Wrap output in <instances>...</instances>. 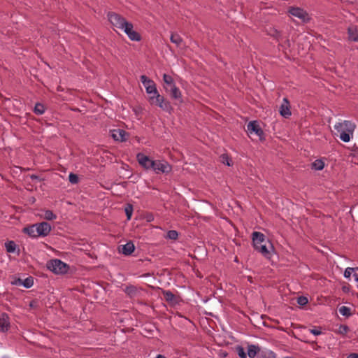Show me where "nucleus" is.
I'll return each instance as SVG.
<instances>
[{
  "label": "nucleus",
  "instance_id": "36",
  "mask_svg": "<svg viewBox=\"0 0 358 358\" xmlns=\"http://www.w3.org/2000/svg\"><path fill=\"white\" fill-rule=\"evenodd\" d=\"M236 352L240 358H247V354L245 353V350L242 346H238L236 348Z\"/></svg>",
  "mask_w": 358,
  "mask_h": 358
},
{
  "label": "nucleus",
  "instance_id": "33",
  "mask_svg": "<svg viewBox=\"0 0 358 358\" xmlns=\"http://www.w3.org/2000/svg\"><path fill=\"white\" fill-rule=\"evenodd\" d=\"M127 220H130L133 213V206L127 204L124 209Z\"/></svg>",
  "mask_w": 358,
  "mask_h": 358
},
{
  "label": "nucleus",
  "instance_id": "31",
  "mask_svg": "<svg viewBox=\"0 0 358 358\" xmlns=\"http://www.w3.org/2000/svg\"><path fill=\"white\" fill-rule=\"evenodd\" d=\"M43 217L47 220H53L57 217L56 215L50 210H46L45 211Z\"/></svg>",
  "mask_w": 358,
  "mask_h": 358
},
{
  "label": "nucleus",
  "instance_id": "11",
  "mask_svg": "<svg viewBox=\"0 0 358 358\" xmlns=\"http://www.w3.org/2000/svg\"><path fill=\"white\" fill-rule=\"evenodd\" d=\"M136 159L139 164L145 169H150L152 167L154 160H152L149 157L145 155L143 153H138Z\"/></svg>",
  "mask_w": 358,
  "mask_h": 358
},
{
  "label": "nucleus",
  "instance_id": "37",
  "mask_svg": "<svg viewBox=\"0 0 358 358\" xmlns=\"http://www.w3.org/2000/svg\"><path fill=\"white\" fill-rule=\"evenodd\" d=\"M261 358H275V355L272 351L262 352Z\"/></svg>",
  "mask_w": 358,
  "mask_h": 358
},
{
  "label": "nucleus",
  "instance_id": "39",
  "mask_svg": "<svg viewBox=\"0 0 358 358\" xmlns=\"http://www.w3.org/2000/svg\"><path fill=\"white\" fill-rule=\"evenodd\" d=\"M308 299L303 296H301L298 297V299H297V303L300 306H305L306 304L308 303Z\"/></svg>",
  "mask_w": 358,
  "mask_h": 358
},
{
  "label": "nucleus",
  "instance_id": "1",
  "mask_svg": "<svg viewBox=\"0 0 358 358\" xmlns=\"http://www.w3.org/2000/svg\"><path fill=\"white\" fill-rule=\"evenodd\" d=\"M355 127L351 122L347 120L342 123H337L334 126L335 129L340 134V138L345 143L350 141Z\"/></svg>",
  "mask_w": 358,
  "mask_h": 358
},
{
  "label": "nucleus",
  "instance_id": "32",
  "mask_svg": "<svg viewBox=\"0 0 358 358\" xmlns=\"http://www.w3.org/2000/svg\"><path fill=\"white\" fill-rule=\"evenodd\" d=\"M220 161L222 163H223L224 164H226L229 166H231V159L229 158V157L227 155V154H222L220 157Z\"/></svg>",
  "mask_w": 358,
  "mask_h": 358
},
{
  "label": "nucleus",
  "instance_id": "30",
  "mask_svg": "<svg viewBox=\"0 0 358 358\" xmlns=\"http://www.w3.org/2000/svg\"><path fill=\"white\" fill-rule=\"evenodd\" d=\"M339 313L347 317L352 315L350 308L344 306L339 308Z\"/></svg>",
  "mask_w": 358,
  "mask_h": 358
},
{
  "label": "nucleus",
  "instance_id": "29",
  "mask_svg": "<svg viewBox=\"0 0 358 358\" xmlns=\"http://www.w3.org/2000/svg\"><path fill=\"white\" fill-rule=\"evenodd\" d=\"M34 112L36 115H42V114H43L44 112H45V106H44V105L42 104V103H36L34 109Z\"/></svg>",
  "mask_w": 358,
  "mask_h": 358
},
{
  "label": "nucleus",
  "instance_id": "40",
  "mask_svg": "<svg viewBox=\"0 0 358 358\" xmlns=\"http://www.w3.org/2000/svg\"><path fill=\"white\" fill-rule=\"evenodd\" d=\"M350 331L349 327L347 325H341L339 327V333L345 335Z\"/></svg>",
  "mask_w": 358,
  "mask_h": 358
},
{
  "label": "nucleus",
  "instance_id": "9",
  "mask_svg": "<svg viewBox=\"0 0 358 358\" xmlns=\"http://www.w3.org/2000/svg\"><path fill=\"white\" fill-rule=\"evenodd\" d=\"M289 13L292 15L302 20L303 22H308L309 20L308 14L307 12L299 7H290L289 9Z\"/></svg>",
  "mask_w": 358,
  "mask_h": 358
},
{
  "label": "nucleus",
  "instance_id": "16",
  "mask_svg": "<svg viewBox=\"0 0 358 358\" xmlns=\"http://www.w3.org/2000/svg\"><path fill=\"white\" fill-rule=\"evenodd\" d=\"M164 87L165 90H178L174 84L173 78L171 76L164 73L163 76Z\"/></svg>",
  "mask_w": 358,
  "mask_h": 358
},
{
  "label": "nucleus",
  "instance_id": "28",
  "mask_svg": "<svg viewBox=\"0 0 358 358\" xmlns=\"http://www.w3.org/2000/svg\"><path fill=\"white\" fill-rule=\"evenodd\" d=\"M5 246L6 248V251L8 252L11 253V252H14L15 251L17 245L14 241H10L5 243Z\"/></svg>",
  "mask_w": 358,
  "mask_h": 358
},
{
  "label": "nucleus",
  "instance_id": "3",
  "mask_svg": "<svg viewBox=\"0 0 358 358\" xmlns=\"http://www.w3.org/2000/svg\"><path fill=\"white\" fill-rule=\"evenodd\" d=\"M47 268L55 274H64L68 272L69 266L62 260L55 259L48 262Z\"/></svg>",
  "mask_w": 358,
  "mask_h": 358
},
{
  "label": "nucleus",
  "instance_id": "25",
  "mask_svg": "<svg viewBox=\"0 0 358 358\" xmlns=\"http://www.w3.org/2000/svg\"><path fill=\"white\" fill-rule=\"evenodd\" d=\"M267 32L269 36L273 37L277 41H280L281 39V33L276 29L270 28L269 30L267 31Z\"/></svg>",
  "mask_w": 358,
  "mask_h": 358
},
{
  "label": "nucleus",
  "instance_id": "5",
  "mask_svg": "<svg viewBox=\"0 0 358 358\" xmlns=\"http://www.w3.org/2000/svg\"><path fill=\"white\" fill-rule=\"evenodd\" d=\"M247 131L250 134H255L260 141L264 140V132L257 121H251L247 125Z\"/></svg>",
  "mask_w": 358,
  "mask_h": 358
},
{
  "label": "nucleus",
  "instance_id": "41",
  "mask_svg": "<svg viewBox=\"0 0 358 358\" xmlns=\"http://www.w3.org/2000/svg\"><path fill=\"white\" fill-rule=\"evenodd\" d=\"M171 97L174 99H180L181 98L180 91H171Z\"/></svg>",
  "mask_w": 358,
  "mask_h": 358
},
{
  "label": "nucleus",
  "instance_id": "7",
  "mask_svg": "<svg viewBox=\"0 0 358 358\" xmlns=\"http://www.w3.org/2000/svg\"><path fill=\"white\" fill-rule=\"evenodd\" d=\"M252 240L255 248L259 247V245H264V243H268L272 248L271 243L268 240L266 239L264 234L261 232L254 231L252 234Z\"/></svg>",
  "mask_w": 358,
  "mask_h": 358
},
{
  "label": "nucleus",
  "instance_id": "20",
  "mask_svg": "<svg viewBox=\"0 0 358 358\" xmlns=\"http://www.w3.org/2000/svg\"><path fill=\"white\" fill-rule=\"evenodd\" d=\"M23 231L28 234L30 237H32V238H37L38 237V236L37 235V229H36V227L35 226V224H32L29 227H24L23 229Z\"/></svg>",
  "mask_w": 358,
  "mask_h": 358
},
{
  "label": "nucleus",
  "instance_id": "21",
  "mask_svg": "<svg viewBox=\"0 0 358 358\" xmlns=\"http://www.w3.org/2000/svg\"><path fill=\"white\" fill-rule=\"evenodd\" d=\"M14 284H15V285H17V284L22 285L26 288H30L31 287L33 286L34 278L31 276H29V277L27 278L24 280H22L20 278H19L17 280V282H15Z\"/></svg>",
  "mask_w": 358,
  "mask_h": 358
},
{
  "label": "nucleus",
  "instance_id": "47",
  "mask_svg": "<svg viewBox=\"0 0 358 358\" xmlns=\"http://www.w3.org/2000/svg\"><path fill=\"white\" fill-rule=\"evenodd\" d=\"M156 358H166L164 356L159 355Z\"/></svg>",
  "mask_w": 358,
  "mask_h": 358
},
{
  "label": "nucleus",
  "instance_id": "22",
  "mask_svg": "<svg viewBox=\"0 0 358 358\" xmlns=\"http://www.w3.org/2000/svg\"><path fill=\"white\" fill-rule=\"evenodd\" d=\"M267 244L268 243H264V245H259V247L255 248V249L262 254L264 257H269L271 254L268 250Z\"/></svg>",
  "mask_w": 358,
  "mask_h": 358
},
{
  "label": "nucleus",
  "instance_id": "12",
  "mask_svg": "<svg viewBox=\"0 0 358 358\" xmlns=\"http://www.w3.org/2000/svg\"><path fill=\"white\" fill-rule=\"evenodd\" d=\"M162 294L166 301L170 305L175 306L179 303L180 297L175 295L172 292L169 290H163Z\"/></svg>",
  "mask_w": 358,
  "mask_h": 358
},
{
  "label": "nucleus",
  "instance_id": "24",
  "mask_svg": "<svg viewBox=\"0 0 358 358\" xmlns=\"http://www.w3.org/2000/svg\"><path fill=\"white\" fill-rule=\"evenodd\" d=\"M170 40L173 43H175L177 47H179L182 42V38L176 33L171 34Z\"/></svg>",
  "mask_w": 358,
  "mask_h": 358
},
{
  "label": "nucleus",
  "instance_id": "38",
  "mask_svg": "<svg viewBox=\"0 0 358 358\" xmlns=\"http://www.w3.org/2000/svg\"><path fill=\"white\" fill-rule=\"evenodd\" d=\"M69 182L72 184H76L78 182V176L76 174L71 173L69 176Z\"/></svg>",
  "mask_w": 358,
  "mask_h": 358
},
{
  "label": "nucleus",
  "instance_id": "8",
  "mask_svg": "<svg viewBox=\"0 0 358 358\" xmlns=\"http://www.w3.org/2000/svg\"><path fill=\"white\" fill-rule=\"evenodd\" d=\"M133 24L129 22L122 29L128 36L130 40L134 41H140L141 40V34L138 32L133 30Z\"/></svg>",
  "mask_w": 358,
  "mask_h": 358
},
{
  "label": "nucleus",
  "instance_id": "15",
  "mask_svg": "<svg viewBox=\"0 0 358 358\" xmlns=\"http://www.w3.org/2000/svg\"><path fill=\"white\" fill-rule=\"evenodd\" d=\"M279 112H280V114L285 118H287L291 115L292 113L290 110V104H289V102L287 98L283 99V102L282 103V104L280 107Z\"/></svg>",
  "mask_w": 358,
  "mask_h": 358
},
{
  "label": "nucleus",
  "instance_id": "2",
  "mask_svg": "<svg viewBox=\"0 0 358 358\" xmlns=\"http://www.w3.org/2000/svg\"><path fill=\"white\" fill-rule=\"evenodd\" d=\"M146 92L150 104L157 106L165 111H170L171 110L169 102L166 101L164 97L159 94V91H146Z\"/></svg>",
  "mask_w": 358,
  "mask_h": 358
},
{
  "label": "nucleus",
  "instance_id": "43",
  "mask_svg": "<svg viewBox=\"0 0 358 358\" xmlns=\"http://www.w3.org/2000/svg\"><path fill=\"white\" fill-rule=\"evenodd\" d=\"M347 358H358L357 353H350L348 355Z\"/></svg>",
  "mask_w": 358,
  "mask_h": 358
},
{
  "label": "nucleus",
  "instance_id": "19",
  "mask_svg": "<svg viewBox=\"0 0 358 358\" xmlns=\"http://www.w3.org/2000/svg\"><path fill=\"white\" fill-rule=\"evenodd\" d=\"M260 352V348L255 345H249L247 355L250 358H254Z\"/></svg>",
  "mask_w": 358,
  "mask_h": 358
},
{
  "label": "nucleus",
  "instance_id": "35",
  "mask_svg": "<svg viewBox=\"0 0 358 358\" xmlns=\"http://www.w3.org/2000/svg\"><path fill=\"white\" fill-rule=\"evenodd\" d=\"M178 236V233L176 230H169L167 232L166 238L171 240H176Z\"/></svg>",
  "mask_w": 358,
  "mask_h": 358
},
{
  "label": "nucleus",
  "instance_id": "42",
  "mask_svg": "<svg viewBox=\"0 0 358 358\" xmlns=\"http://www.w3.org/2000/svg\"><path fill=\"white\" fill-rule=\"evenodd\" d=\"M310 333H312L315 336H318L322 334L321 331L319 329L314 328L312 329H310Z\"/></svg>",
  "mask_w": 358,
  "mask_h": 358
},
{
  "label": "nucleus",
  "instance_id": "46",
  "mask_svg": "<svg viewBox=\"0 0 358 358\" xmlns=\"http://www.w3.org/2000/svg\"><path fill=\"white\" fill-rule=\"evenodd\" d=\"M30 178H31V180H38V179H39V177H38V176H36V175H31V176H30Z\"/></svg>",
  "mask_w": 358,
  "mask_h": 358
},
{
  "label": "nucleus",
  "instance_id": "17",
  "mask_svg": "<svg viewBox=\"0 0 358 358\" xmlns=\"http://www.w3.org/2000/svg\"><path fill=\"white\" fill-rule=\"evenodd\" d=\"M141 81L145 90H157L155 82L145 75L141 76Z\"/></svg>",
  "mask_w": 358,
  "mask_h": 358
},
{
  "label": "nucleus",
  "instance_id": "4",
  "mask_svg": "<svg viewBox=\"0 0 358 358\" xmlns=\"http://www.w3.org/2000/svg\"><path fill=\"white\" fill-rule=\"evenodd\" d=\"M108 18L109 22L112 24L113 27H115L120 29H122L129 22L122 15L113 12H109L108 13Z\"/></svg>",
  "mask_w": 358,
  "mask_h": 358
},
{
  "label": "nucleus",
  "instance_id": "44",
  "mask_svg": "<svg viewBox=\"0 0 358 358\" xmlns=\"http://www.w3.org/2000/svg\"><path fill=\"white\" fill-rule=\"evenodd\" d=\"M283 46H285V47H287V48H289L290 47V41L289 39H287L285 43H284V45Z\"/></svg>",
  "mask_w": 358,
  "mask_h": 358
},
{
  "label": "nucleus",
  "instance_id": "23",
  "mask_svg": "<svg viewBox=\"0 0 358 358\" xmlns=\"http://www.w3.org/2000/svg\"><path fill=\"white\" fill-rule=\"evenodd\" d=\"M348 33L349 40L352 41H358V31L357 29L349 27Z\"/></svg>",
  "mask_w": 358,
  "mask_h": 358
},
{
  "label": "nucleus",
  "instance_id": "13",
  "mask_svg": "<svg viewBox=\"0 0 358 358\" xmlns=\"http://www.w3.org/2000/svg\"><path fill=\"white\" fill-rule=\"evenodd\" d=\"M111 133L112 138L116 141H126L127 140V137L129 136V134L127 131L120 129H113L111 131Z\"/></svg>",
  "mask_w": 358,
  "mask_h": 358
},
{
  "label": "nucleus",
  "instance_id": "6",
  "mask_svg": "<svg viewBox=\"0 0 358 358\" xmlns=\"http://www.w3.org/2000/svg\"><path fill=\"white\" fill-rule=\"evenodd\" d=\"M152 169L156 173H168L171 171V165L166 161L154 160Z\"/></svg>",
  "mask_w": 358,
  "mask_h": 358
},
{
  "label": "nucleus",
  "instance_id": "26",
  "mask_svg": "<svg viewBox=\"0 0 358 358\" xmlns=\"http://www.w3.org/2000/svg\"><path fill=\"white\" fill-rule=\"evenodd\" d=\"M324 167V163L321 159H316L313 164H312V169L317 171L322 170Z\"/></svg>",
  "mask_w": 358,
  "mask_h": 358
},
{
  "label": "nucleus",
  "instance_id": "45",
  "mask_svg": "<svg viewBox=\"0 0 358 358\" xmlns=\"http://www.w3.org/2000/svg\"><path fill=\"white\" fill-rule=\"evenodd\" d=\"M353 278H355V280L358 282V273H357L356 271L353 273Z\"/></svg>",
  "mask_w": 358,
  "mask_h": 358
},
{
  "label": "nucleus",
  "instance_id": "27",
  "mask_svg": "<svg viewBox=\"0 0 358 358\" xmlns=\"http://www.w3.org/2000/svg\"><path fill=\"white\" fill-rule=\"evenodd\" d=\"M124 292L129 296L132 297L136 294L137 289L134 285L127 286L124 289Z\"/></svg>",
  "mask_w": 358,
  "mask_h": 358
},
{
  "label": "nucleus",
  "instance_id": "18",
  "mask_svg": "<svg viewBox=\"0 0 358 358\" xmlns=\"http://www.w3.org/2000/svg\"><path fill=\"white\" fill-rule=\"evenodd\" d=\"M135 250L133 242L129 241L125 245H122V250H120L124 255H130Z\"/></svg>",
  "mask_w": 358,
  "mask_h": 358
},
{
  "label": "nucleus",
  "instance_id": "14",
  "mask_svg": "<svg viewBox=\"0 0 358 358\" xmlns=\"http://www.w3.org/2000/svg\"><path fill=\"white\" fill-rule=\"evenodd\" d=\"M10 327V318L8 314L3 313L0 316V331L2 332H6L8 331Z\"/></svg>",
  "mask_w": 358,
  "mask_h": 358
},
{
  "label": "nucleus",
  "instance_id": "10",
  "mask_svg": "<svg viewBox=\"0 0 358 358\" xmlns=\"http://www.w3.org/2000/svg\"><path fill=\"white\" fill-rule=\"evenodd\" d=\"M35 226L37 229V235L39 236H46L49 234L51 231V226L47 222H42L40 223H36Z\"/></svg>",
  "mask_w": 358,
  "mask_h": 358
},
{
  "label": "nucleus",
  "instance_id": "34",
  "mask_svg": "<svg viewBox=\"0 0 358 358\" xmlns=\"http://www.w3.org/2000/svg\"><path fill=\"white\" fill-rule=\"evenodd\" d=\"M356 271H358V267H356V268L348 267V268H345V272H344V277L346 278H350L352 273Z\"/></svg>",
  "mask_w": 358,
  "mask_h": 358
}]
</instances>
